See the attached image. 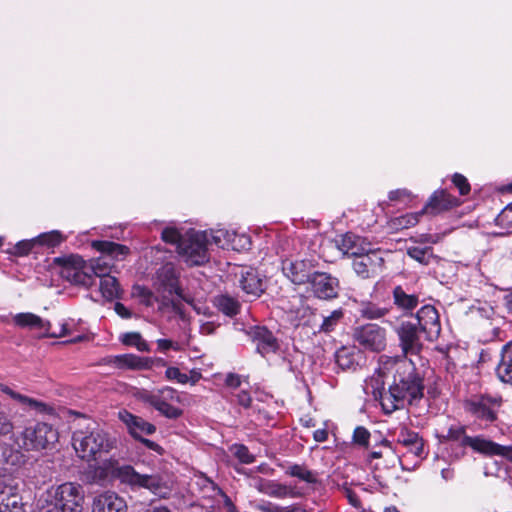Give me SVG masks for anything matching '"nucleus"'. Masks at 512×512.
<instances>
[{
  "label": "nucleus",
  "mask_w": 512,
  "mask_h": 512,
  "mask_svg": "<svg viewBox=\"0 0 512 512\" xmlns=\"http://www.w3.org/2000/svg\"><path fill=\"white\" fill-rule=\"evenodd\" d=\"M120 341L126 346H133L138 351L149 352L150 346L138 332H127L120 336Z\"/></svg>",
  "instance_id": "obj_44"
},
{
  "label": "nucleus",
  "mask_w": 512,
  "mask_h": 512,
  "mask_svg": "<svg viewBox=\"0 0 512 512\" xmlns=\"http://www.w3.org/2000/svg\"><path fill=\"white\" fill-rule=\"evenodd\" d=\"M8 487L5 475H0V512H25L19 496L8 493Z\"/></svg>",
  "instance_id": "obj_26"
},
{
  "label": "nucleus",
  "mask_w": 512,
  "mask_h": 512,
  "mask_svg": "<svg viewBox=\"0 0 512 512\" xmlns=\"http://www.w3.org/2000/svg\"><path fill=\"white\" fill-rule=\"evenodd\" d=\"M13 429L14 425L9 415L3 411H0V437L11 434Z\"/></svg>",
  "instance_id": "obj_58"
},
{
  "label": "nucleus",
  "mask_w": 512,
  "mask_h": 512,
  "mask_svg": "<svg viewBox=\"0 0 512 512\" xmlns=\"http://www.w3.org/2000/svg\"><path fill=\"white\" fill-rule=\"evenodd\" d=\"M361 313L368 319H378L383 317L387 313V310L372 304H368L362 308Z\"/></svg>",
  "instance_id": "obj_56"
},
{
  "label": "nucleus",
  "mask_w": 512,
  "mask_h": 512,
  "mask_svg": "<svg viewBox=\"0 0 512 512\" xmlns=\"http://www.w3.org/2000/svg\"><path fill=\"white\" fill-rule=\"evenodd\" d=\"M354 257L353 269L362 278L370 277V275L375 273L383 264V259L372 249L370 252L356 255Z\"/></svg>",
  "instance_id": "obj_24"
},
{
  "label": "nucleus",
  "mask_w": 512,
  "mask_h": 512,
  "mask_svg": "<svg viewBox=\"0 0 512 512\" xmlns=\"http://www.w3.org/2000/svg\"><path fill=\"white\" fill-rule=\"evenodd\" d=\"M128 506L124 498L114 491H104L94 496L92 512H127Z\"/></svg>",
  "instance_id": "obj_14"
},
{
  "label": "nucleus",
  "mask_w": 512,
  "mask_h": 512,
  "mask_svg": "<svg viewBox=\"0 0 512 512\" xmlns=\"http://www.w3.org/2000/svg\"><path fill=\"white\" fill-rule=\"evenodd\" d=\"M13 323L15 326L19 328H27L30 330L37 331L39 337L59 338L66 336L68 334L66 324H62L58 332H50V322L30 312L15 314L13 316Z\"/></svg>",
  "instance_id": "obj_9"
},
{
  "label": "nucleus",
  "mask_w": 512,
  "mask_h": 512,
  "mask_svg": "<svg viewBox=\"0 0 512 512\" xmlns=\"http://www.w3.org/2000/svg\"><path fill=\"white\" fill-rule=\"evenodd\" d=\"M72 440L76 453L86 461L96 460L117 447L116 437L100 427L87 432L76 431Z\"/></svg>",
  "instance_id": "obj_3"
},
{
  "label": "nucleus",
  "mask_w": 512,
  "mask_h": 512,
  "mask_svg": "<svg viewBox=\"0 0 512 512\" xmlns=\"http://www.w3.org/2000/svg\"><path fill=\"white\" fill-rule=\"evenodd\" d=\"M37 244L35 238L30 240H22L15 246V254L19 256L27 255L33 247Z\"/></svg>",
  "instance_id": "obj_59"
},
{
  "label": "nucleus",
  "mask_w": 512,
  "mask_h": 512,
  "mask_svg": "<svg viewBox=\"0 0 512 512\" xmlns=\"http://www.w3.org/2000/svg\"><path fill=\"white\" fill-rule=\"evenodd\" d=\"M230 451L241 463L251 464L255 460L254 455L242 444H234L231 446Z\"/></svg>",
  "instance_id": "obj_53"
},
{
  "label": "nucleus",
  "mask_w": 512,
  "mask_h": 512,
  "mask_svg": "<svg viewBox=\"0 0 512 512\" xmlns=\"http://www.w3.org/2000/svg\"><path fill=\"white\" fill-rule=\"evenodd\" d=\"M353 337L360 346L373 352H380L386 347V331L376 324L356 328Z\"/></svg>",
  "instance_id": "obj_10"
},
{
  "label": "nucleus",
  "mask_w": 512,
  "mask_h": 512,
  "mask_svg": "<svg viewBox=\"0 0 512 512\" xmlns=\"http://www.w3.org/2000/svg\"><path fill=\"white\" fill-rule=\"evenodd\" d=\"M165 376L170 381H176L179 384L195 385L201 378L202 374L197 369L190 370L189 374L183 373L177 367H168Z\"/></svg>",
  "instance_id": "obj_36"
},
{
  "label": "nucleus",
  "mask_w": 512,
  "mask_h": 512,
  "mask_svg": "<svg viewBox=\"0 0 512 512\" xmlns=\"http://www.w3.org/2000/svg\"><path fill=\"white\" fill-rule=\"evenodd\" d=\"M473 311L476 312L480 318L491 321L490 324L492 325V334L488 337V339L492 340L495 338H500L501 329L498 325L494 324H498L502 318L496 316L494 308L491 305L484 303L473 307Z\"/></svg>",
  "instance_id": "obj_34"
},
{
  "label": "nucleus",
  "mask_w": 512,
  "mask_h": 512,
  "mask_svg": "<svg viewBox=\"0 0 512 512\" xmlns=\"http://www.w3.org/2000/svg\"><path fill=\"white\" fill-rule=\"evenodd\" d=\"M464 442L474 451L488 456H500L501 445L482 437H465Z\"/></svg>",
  "instance_id": "obj_31"
},
{
  "label": "nucleus",
  "mask_w": 512,
  "mask_h": 512,
  "mask_svg": "<svg viewBox=\"0 0 512 512\" xmlns=\"http://www.w3.org/2000/svg\"><path fill=\"white\" fill-rule=\"evenodd\" d=\"M388 198L390 201L407 203L413 199V195L407 189H396L389 192Z\"/></svg>",
  "instance_id": "obj_57"
},
{
  "label": "nucleus",
  "mask_w": 512,
  "mask_h": 512,
  "mask_svg": "<svg viewBox=\"0 0 512 512\" xmlns=\"http://www.w3.org/2000/svg\"><path fill=\"white\" fill-rule=\"evenodd\" d=\"M407 359L404 357H389V356H381L379 362V368L375 371V373L365 380L364 390L366 394H371L374 399H378V396H381V393L385 388V379L389 377L393 378V373H385L383 371V366L387 360H403Z\"/></svg>",
  "instance_id": "obj_17"
},
{
  "label": "nucleus",
  "mask_w": 512,
  "mask_h": 512,
  "mask_svg": "<svg viewBox=\"0 0 512 512\" xmlns=\"http://www.w3.org/2000/svg\"><path fill=\"white\" fill-rule=\"evenodd\" d=\"M343 318V310L337 309L331 312L330 315L323 318L320 325L319 332L329 333L333 331Z\"/></svg>",
  "instance_id": "obj_48"
},
{
  "label": "nucleus",
  "mask_w": 512,
  "mask_h": 512,
  "mask_svg": "<svg viewBox=\"0 0 512 512\" xmlns=\"http://www.w3.org/2000/svg\"><path fill=\"white\" fill-rule=\"evenodd\" d=\"M461 204L460 200L444 190L435 191L430 197L423 211L429 214H439Z\"/></svg>",
  "instance_id": "obj_23"
},
{
  "label": "nucleus",
  "mask_w": 512,
  "mask_h": 512,
  "mask_svg": "<svg viewBox=\"0 0 512 512\" xmlns=\"http://www.w3.org/2000/svg\"><path fill=\"white\" fill-rule=\"evenodd\" d=\"M205 482L204 488L208 491H211V497H219L227 512H238L235 505L232 503L231 499L219 488L217 487L212 481L208 479L203 480Z\"/></svg>",
  "instance_id": "obj_46"
},
{
  "label": "nucleus",
  "mask_w": 512,
  "mask_h": 512,
  "mask_svg": "<svg viewBox=\"0 0 512 512\" xmlns=\"http://www.w3.org/2000/svg\"><path fill=\"white\" fill-rule=\"evenodd\" d=\"M337 247L344 255L348 256H356L371 251L370 243L352 233L342 235L337 240Z\"/></svg>",
  "instance_id": "obj_25"
},
{
  "label": "nucleus",
  "mask_w": 512,
  "mask_h": 512,
  "mask_svg": "<svg viewBox=\"0 0 512 512\" xmlns=\"http://www.w3.org/2000/svg\"><path fill=\"white\" fill-rule=\"evenodd\" d=\"M369 438L370 433L366 428L359 426L354 430L353 440L355 443L359 445H367L369 442Z\"/></svg>",
  "instance_id": "obj_61"
},
{
  "label": "nucleus",
  "mask_w": 512,
  "mask_h": 512,
  "mask_svg": "<svg viewBox=\"0 0 512 512\" xmlns=\"http://www.w3.org/2000/svg\"><path fill=\"white\" fill-rule=\"evenodd\" d=\"M360 352L356 347L343 346L335 353V362L342 370L355 369Z\"/></svg>",
  "instance_id": "obj_33"
},
{
  "label": "nucleus",
  "mask_w": 512,
  "mask_h": 512,
  "mask_svg": "<svg viewBox=\"0 0 512 512\" xmlns=\"http://www.w3.org/2000/svg\"><path fill=\"white\" fill-rule=\"evenodd\" d=\"M231 244L229 245V249L232 250H246L250 248L251 241L250 238L245 234H237L233 231V236L230 238Z\"/></svg>",
  "instance_id": "obj_54"
},
{
  "label": "nucleus",
  "mask_w": 512,
  "mask_h": 512,
  "mask_svg": "<svg viewBox=\"0 0 512 512\" xmlns=\"http://www.w3.org/2000/svg\"><path fill=\"white\" fill-rule=\"evenodd\" d=\"M400 345L405 355L417 354L422 349V343L419 337L416 324L404 322L397 330Z\"/></svg>",
  "instance_id": "obj_18"
},
{
  "label": "nucleus",
  "mask_w": 512,
  "mask_h": 512,
  "mask_svg": "<svg viewBox=\"0 0 512 512\" xmlns=\"http://www.w3.org/2000/svg\"><path fill=\"white\" fill-rule=\"evenodd\" d=\"M175 267L171 264L163 265L157 272V279L169 294H178V280Z\"/></svg>",
  "instance_id": "obj_32"
},
{
  "label": "nucleus",
  "mask_w": 512,
  "mask_h": 512,
  "mask_svg": "<svg viewBox=\"0 0 512 512\" xmlns=\"http://www.w3.org/2000/svg\"><path fill=\"white\" fill-rule=\"evenodd\" d=\"M287 473L290 476L297 477L307 483H315L316 477L315 475L308 469H306L304 466L301 465H293L291 466Z\"/></svg>",
  "instance_id": "obj_51"
},
{
  "label": "nucleus",
  "mask_w": 512,
  "mask_h": 512,
  "mask_svg": "<svg viewBox=\"0 0 512 512\" xmlns=\"http://www.w3.org/2000/svg\"><path fill=\"white\" fill-rule=\"evenodd\" d=\"M452 181L454 185L459 189L461 195H466L470 192V185L467 179L461 174H454Z\"/></svg>",
  "instance_id": "obj_62"
},
{
  "label": "nucleus",
  "mask_w": 512,
  "mask_h": 512,
  "mask_svg": "<svg viewBox=\"0 0 512 512\" xmlns=\"http://www.w3.org/2000/svg\"><path fill=\"white\" fill-rule=\"evenodd\" d=\"M155 396H156V391L142 390L138 394V398L141 401H143L144 403H147L153 407H154V402H155Z\"/></svg>",
  "instance_id": "obj_63"
},
{
  "label": "nucleus",
  "mask_w": 512,
  "mask_h": 512,
  "mask_svg": "<svg viewBox=\"0 0 512 512\" xmlns=\"http://www.w3.org/2000/svg\"><path fill=\"white\" fill-rule=\"evenodd\" d=\"M407 255L423 265H428L432 259L436 257L433 254V249L430 246L420 247L411 246L407 248Z\"/></svg>",
  "instance_id": "obj_41"
},
{
  "label": "nucleus",
  "mask_w": 512,
  "mask_h": 512,
  "mask_svg": "<svg viewBox=\"0 0 512 512\" xmlns=\"http://www.w3.org/2000/svg\"><path fill=\"white\" fill-rule=\"evenodd\" d=\"M209 245H216L222 249H229V245L231 244L230 238L233 236V231H229L226 229H217L207 231Z\"/></svg>",
  "instance_id": "obj_42"
},
{
  "label": "nucleus",
  "mask_w": 512,
  "mask_h": 512,
  "mask_svg": "<svg viewBox=\"0 0 512 512\" xmlns=\"http://www.w3.org/2000/svg\"><path fill=\"white\" fill-rule=\"evenodd\" d=\"M1 390L7 395H9L12 399L18 401L24 408H27L29 410L43 412L47 408V405L45 403L30 398L28 396L22 395L20 393L14 392L8 386H1Z\"/></svg>",
  "instance_id": "obj_38"
},
{
  "label": "nucleus",
  "mask_w": 512,
  "mask_h": 512,
  "mask_svg": "<svg viewBox=\"0 0 512 512\" xmlns=\"http://www.w3.org/2000/svg\"><path fill=\"white\" fill-rule=\"evenodd\" d=\"M255 508L261 512H276L278 505L272 502L264 501L256 504Z\"/></svg>",
  "instance_id": "obj_64"
},
{
  "label": "nucleus",
  "mask_w": 512,
  "mask_h": 512,
  "mask_svg": "<svg viewBox=\"0 0 512 512\" xmlns=\"http://www.w3.org/2000/svg\"><path fill=\"white\" fill-rule=\"evenodd\" d=\"M247 334L256 344V349L262 356L276 352L279 347L277 339L274 337L272 332H270L265 327H250L247 331Z\"/></svg>",
  "instance_id": "obj_20"
},
{
  "label": "nucleus",
  "mask_w": 512,
  "mask_h": 512,
  "mask_svg": "<svg viewBox=\"0 0 512 512\" xmlns=\"http://www.w3.org/2000/svg\"><path fill=\"white\" fill-rule=\"evenodd\" d=\"M118 418L126 425L130 435L135 439L141 438L142 435H151L156 431L153 424L127 410L119 411Z\"/></svg>",
  "instance_id": "obj_21"
},
{
  "label": "nucleus",
  "mask_w": 512,
  "mask_h": 512,
  "mask_svg": "<svg viewBox=\"0 0 512 512\" xmlns=\"http://www.w3.org/2000/svg\"><path fill=\"white\" fill-rule=\"evenodd\" d=\"M468 437L465 434V428L463 426H452L448 429L446 438L452 441H459L461 445L467 446V443L464 442V438Z\"/></svg>",
  "instance_id": "obj_55"
},
{
  "label": "nucleus",
  "mask_w": 512,
  "mask_h": 512,
  "mask_svg": "<svg viewBox=\"0 0 512 512\" xmlns=\"http://www.w3.org/2000/svg\"><path fill=\"white\" fill-rule=\"evenodd\" d=\"M239 282L242 290L252 297H259L264 290L262 280L253 268H243Z\"/></svg>",
  "instance_id": "obj_27"
},
{
  "label": "nucleus",
  "mask_w": 512,
  "mask_h": 512,
  "mask_svg": "<svg viewBox=\"0 0 512 512\" xmlns=\"http://www.w3.org/2000/svg\"><path fill=\"white\" fill-rule=\"evenodd\" d=\"M88 272L94 276V281L96 278L105 276L110 273V264L106 261L105 257H99L96 259H92L87 264Z\"/></svg>",
  "instance_id": "obj_47"
},
{
  "label": "nucleus",
  "mask_w": 512,
  "mask_h": 512,
  "mask_svg": "<svg viewBox=\"0 0 512 512\" xmlns=\"http://www.w3.org/2000/svg\"><path fill=\"white\" fill-rule=\"evenodd\" d=\"M383 371L393 373V382L389 390L383 391L377 399L386 414L401 408L405 402L412 404L413 401L422 398L423 382L410 359L387 360Z\"/></svg>",
  "instance_id": "obj_1"
},
{
  "label": "nucleus",
  "mask_w": 512,
  "mask_h": 512,
  "mask_svg": "<svg viewBox=\"0 0 512 512\" xmlns=\"http://www.w3.org/2000/svg\"><path fill=\"white\" fill-rule=\"evenodd\" d=\"M131 296L138 300L139 303L151 307L157 300L153 292L145 286L134 285L132 287Z\"/></svg>",
  "instance_id": "obj_45"
},
{
  "label": "nucleus",
  "mask_w": 512,
  "mask_h": 512,
  "mask_svg": "<svg viewBox=\"0 0 512 512\" xmlns=\"http://www.w3.org/2000/svg\"><path fill=\"white\" fill-rule=\"evenodd\" d=\"M217 308L227 316H234L240 309L239 302L228 295H220L215 298Z\"/></svg>",
  "instance_id": "obj_43"
},
{
  "label": "nucleus",
  "mask_w": 512,
  "mask_h": 512,
  "mask_svg": "<svg viewBox=\"0 0 512 512\" xmlns=\"http://www.w3.org/2000/svg\"><path fill=\"white\" fill-rule=\"evenodd\" d=\"M249 486L262 494L274 498L283 499L287 497L293 498L296 496L293 488L261 477H252L249 480Z\"/></svg>",
  "instance_id": "obj_16"
},
{
  "label": "nucleus",
  "mask_w": 512,
  "mask_h": 512,
  "mask_svg": "<svg viewBox=\"0 0 512 512\" xmlns=\"http://www.w3.org/2000/svg\"><path fill=\"white\" fill-rule=\"evenodd\" d=\"M129 470H133L131 465H120L115 458H109L102 461L96 468L95 474L101 480L117 479L122 484L127 485L126 475H130Z\"/></svg>",
  "instance_id": "obj_15"
},
{
  "label": "nucleus",
  "mask_w": 512,
  "mask_h": 512,
  "mask_svg": "<svg viewBox=\"0 0 512 512\" xmlns=\"http://www.w3.org/2000/svg\"><path fill=\"white\" fill-rule=\"evenodd\" d=\"M496 375L501 382L512 384V342H508L501 349Z\"/></svg>",
  "instance_id": "obj_29"
},
{
  "label": "nucleus",
  "mask_w": 512,
  "mask_h": 512,
  "mask_svg": "<svg viewBox=\"0 0 512 512\" xmlns=\"http://www.w3.org/2000/svg\"><path fill=\"white\" fill-rule=\"evenodd\" d=\"M161 238L164 242L176 245L178 248V244H180L184 238V234H181L180 231L174 226H167L163 229Z\"/></svg>",
  "instance_id": "obj_52"
},
{
  "label": "nucleus",
  "mask_w": 512,
  "mask_h": 512,
  "mask_svg": "<svg viewBox=\"0 0 512 512\" xmlns=\"http://www.w3.org/2000/svg\"><path fill=\"white\" fill-rule=\"evenodd\" d=\"M282 271L295 285L308 284L314 272L311 263L304 260H284Z\"/></svg>",
  "instance_id": "obj_13"
},
{
  "label": "nucleus",
  "mask_w": 512,
  "mask_h": 512,
  "mask_svg": "<svg viewBox=\"0 0 512 512\" xmlns=\"http://www.w3.org/2000/svg\"><path fill=\"white\" fill-rule=\"evenodd\" d=\"M395 304L403 310H413L418 305V297L407 294L402 287L397 286L393 291Z\"/></svg>",
  "instance_id": "obj_39"
},
{
  "label": "nucleus",
  "mask_w": 512,
  "mask_h": 512,
  "mask_svg": "<svg viewBox=\"0 0 512 512\" xmlns=\"http://www.w3.org/2000/svg\"><path fill=\"white\" fill-rule=\"evenodd\" d=\"M207 231L189 230L178 244V254L190 266H199L209 260Z\"/></svg>",
  "instance_id": "obj_4"
},
{
  "label": "nucleus",
  "mask_w": 512,
  "mask_h": 512,
  "mask_svg": "<svg viewBox=\"0 0 512 512\" xmlns=\"http://www.w3.org/2000/svg\"><path fill=\"white\" fill-rule=\"evenodd\" d=\"M127 486L132 489H146L160 498H168L173 489V483L160 474H141L134 468L128 471Z\"/></svg>",
  "instance_id": "obj_6"
},
{
  "label": "nucleus",
  "mask_w": 512,
  "mask_h": 512,
  "mask_svg": "<svg viewBox=\"0 0 512 512\" xmlns=\"http://www.w3.org/2000/svg\"><path fill=\"white\" fill-rule=\"evenodd\" d=\"M35 239L37 244L46 245L48 247H55L64 240V237L58 230H53L47 233H43Z\"/></svg>",
  "instance_id": "obj_50"
},
{
  "label": "nucleus",
  "mask_w": 512,
  "mask_h": 512,
  "mask_svg": "<svg viewBox=\"0 0 512 512\" xmlns=\"http://www.w3.org/2000/svg\"><path fill=\"white\" fill-rule=\"evenodd\" d=\"M92 247L98 252L110 256L115 260H123L129 254V248L112 241H93Z\"/></svg>",
  "instance_id": "obj_30"
},
{
  "label": "nucleus",
  "mask_w": 512,
  "mask_h": 512,
  "mask_svg": "<svg viewBox=\"0 0 512 512\" xmlns=\"http://www.w3.org/2000/svg\"><path fill=\"white\" fill-rule=\"evenodd\" d=\"M58 438V431L52 425L38 422L23 430L20 446L27 451L51 449L58 442Z\"/></svg>",
  "instance_id": "obj_5"
},
{
  "label": "nucleus",
  "mask_w": 512,
  "mask_h": 512,
  "mask_svg": "<svg viewBox=\"0 0 512 512\" xmlns=\"http://www.w3.org/2000/svg\"><path fill=\"white\" fill-rule=\"evenodd\" d=\"M417 324L429 338L437 337L440 333V321L437 310L431 305L423 306L416 314Z\"/></svg>",
  "instance_id": "obj_22"
},
{
  "label": "nucleus",
  "mask_w": 512,
  "mask_h": 512,
  "mask_svg": "<svg viewBox=\"0 0 512 512\" xmlns=\"http://www.w3.org/2000/svg\"><path fill=\"white\" fill-rule=\"evenodd\" d=\"M106 364L121 370H147L152 367L150 358L140 357L135 354H121L109 356Z\"/></svg>",
  "instance_id": "obj_19"
},
{
  "label": "nucleus",
  "mask_w": 512,
  "mask_h": 512,
  "mask_svg": "<svg viewBox=\"0 0 512 512\" xmlns=\"http://www.w3.org/2000/svg\"><path fill=\"white\" fill-rule=\"evenodd\" d=\"M157 346H158V350L161 352H166L169 349H172L174 351L183 350L182 344H180L179 342H174L172 340H168V339H158Z\"/></svg>",
  "instance_id": "obj_60"
},
{
  "label": "nucleus",
  "mask_w": 512,
  "mask_h": 512,
  "mask_svg": "<svg viewBox=\"0 0 512 512\" xmlns=\"http://www.w3.org/2000/svg\"><path fill=\"white\" fill-rule=\"evenodd\" d=\"M496 225L505 233H512V203L507 205L496 217Z\"/></svg>",
  "instance_id": "obj_49"
},
{
  "label": "nucleus",
  "mask_w": 512,
  "mask_h": 512,
  "mask_svg": "<svg viewBox=\"0 0 512 512\" xmlns=\"http://www.w3.org/2000/svg\"><path fill=\"white\" fill-rule=\"evenodd\" d=\"M308 284L319 299L328 300L338 296L339 280L328 273L314 271Z\"/></svg>",
  "instance_id": "obj_11"
},
{
  "label": "nucleus",
  "mask_w": 512,
  "mask_h": 512,
  "mask_svg": "<svg viewBox=\"0 0 512 512\" xmlns=\"http://www.w3.org/2000/svg\"><path fill=\"white\" fill-rule=\"evenodd\" d=\"M501 399L490 396H475L464 402V409L479 421L492 423L497 419Z\"/></svg>",
  "instance_id": "obj_8"
},
{
  "label": "nucleus",
  "mask_w": 512,
  "mask_h": 512,
  "mask_svg": "<svg viewBox=\"0 0 512 512\" xmlns=\"http://www.w3.org/2000/svg\"><path fill=\"white\" fill-rule=\"evenodd\" d=\"M39 503L45 512H82L84 491L81 485L66 482L48 489Z\"/></svg>",
  "instance_id": "obj_2"
},
{
  "label": "nucleus",
  "mask_w": 512,
  "mask_h": 512,
  "mask_svg": "<svg viewBox=\"0 0 512 512\" xmlns=\"http://www.w3.org/2000/svg\"><path fill=\"white\" fill-rule=\"evenodd\" d=\"M19 452L15 451L10 445L0 443V469L8 471L7 465L15 466L19 462Z\"/></svg>",
  "instance_id": "obj_40"
},
{
  "label": "nucleus",
  "mask_w": 512,
  "mask_h": 512,
  "mask_svg": "<svg viewBox=\"0 0 512 512\" xmlns=\"http://www.w3.org/2000/svg\"><path fill=\"white\" fill-rule=\"evenodd\" d=\"M397 443L406 447L408 452L414 456L424 457V442L418 433L402 428L397 435Z\"/></svg>",
  "instance_id": "obj_28"
},
{
  "label": "nucleus",
  "mask_w": 512,
  "mask_h": 512,
  "mask_svg": "<svg viewBox=\"0 0 512 512\" xmlns=\"http://www.w3.org/2000/svg\"><path fill=\"white\" fill-rule=\"evenodd\" d=\"M62 263L60 276L75 285L89 288L94 285V276L88 272L87 263L80 256L59 259Z\"/></svg>",
  "instance_id": "obj_7"
},
{
  "label": "nucleus",
  "mask_w": 512,
  "mask_h": 512,
  "mask_svg": "<svg viewBox=\"0 0 512 512\" xmlns=\"http://www.w3.org/2000/svg\"><path fill=\"white\" fill-rule=\"evenodd\" d=\"M180 402V394L175 389L164 387L156 391L154 408L165 417L175 419L182 414V410L174 406Z\"/></svg>",
  "instance_id": "obj_12"
},
{
  "label": "nucleus",
  "mask_w": 512,
  "mask_h": 512,
  "mask_svg": "<svg viewBox=\"0 0 512 512\" xmlns=\"http://www.w3.org/2000/svg\"><path fill=\"white\" fill-rule=\"evenodd\" d=\"M423 214L424 211L422 209L419 212L394 217L387 222L388 229L391 231H399L413 227L420 221V217Z\"/></svg>",
  "instance_id": "obj_37"
},
{
  "label": "nucleus",
  "mask_w": 512,
  "mask_h": 512,
  "mask_svg": "<svg viewBox=\"0 0 512 512\" xmlns=\"http://www.w3.org/2000/svg\"><path fill=\"white\" fill-rule=\"evenodd\" d=\"M98 278L100 279L99 290L103 298L108 301L120 298L122 290L118 280L114 276L107 274Z\"/></svg>",
  "instance_id": "obj_35"
}]
</instances>
